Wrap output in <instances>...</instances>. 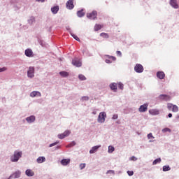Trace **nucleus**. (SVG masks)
<instances>
[{"mask_svg": "<svg viewBox=\"0 0 179 179\" xmlns=\"http://www.w3.org/2000/svg\"><path fill=\"white\" fill-rule=\"evenodd\" d=\"M37 163L38 164H41V163H44V162H45V157H39L37 159H36Z\"/></svg>", "mask_w": 179, "mask_h": 179, "instance_id": "393cba45", "label": "nucleus"}, {"mask_svg": "<svg viewBox=\"0 0 179 179\" xmlns=\"http://www.w3.org/2000/svg\"><path fill=\"white\" fill-rule=\"evenodd\" d=\"M78 78L80 80H86V77H85V76H83V74H80L78 76Z\"/></svg>", "mask_w": 179, "mask_h": 179, "instance_id": "473e14b6", "label": "nucleus"}, {"mask_svg": "<svg viewBox=\"0 0 179 179\" xmlns=\"http://www.w3.org/2000/svg\"><path fill=\"white\" fill-rule=\"evenodd\" d=\"M112 118L113 120H117L118 118V115L117 114L113 115Z\"/></svg>", "mask_w": 179, "mask_h": 179, "instance_id": "de8ad7c7", "label": "nucleus"}, {"mask_svg": "<svg viewBox=\"0 0 179 179\" xmlns=\"http://www.w3.org/2000/svg\"><path fill=\"white\" fill-rule=\"evenodd\" d=\"M130 160H131L133 162H136V160H138V158H136L135 156H133V157H130Z\"/></svg>", "mask_w": 179, "mask_h": 179, "instance_id": "79ce46f5", "label": "nucleus"}, {"mask_svg": "<svg viewBox=\"0 0 179 179\" xmlns=\"http://www.w3.org/2000/svg\"><path fill=\"white\" fill-rule=\"evenodd\" d=\"M77 16H78V17H83V16H85V11L83 9L79 10L77 12Z\"/></svg>", "mask_w": 179, "mask_h": 179, "instance_id": "b1692460", "label": "nucleus"}, {"mask_svg": "<svg viewBox=\"0 0 179 179\" xmlns=\"http://www.w3.org/2000/svg\"><path fill=\"white\" fill-rule=\"evenodd\" d=\"M28 78H34V67L30 66L27 71Z\"/></svg>", "mask_w": 179, "mask_h": 179, "instance_id": "6e6552de", "label": "nucleus"}, {"mask_svg": "<svg viewBox=\"0 0 179 179\" xmlns=\"http://www.w3.org/2000/svg\"><path fill=\"white\" fill-rule=\"evenodd\" d=\"M117 87L120 89V90H124V84H122V83H118Z\"/></svg>", "mask_w": 179, "mask_h": 179, "instance_id": "2f4dec72", "label": "nucleus"}, {"mask_svg": "<svg viewBox=\"0 0 179 179\" xmlns=\"http://www.w3.org/2000/svg\"><path fill=\"white\" fill-rule=\"evenodd\" d=\"M106 117H107L106 112H101L98 117V122L103 124L106 121Z\"/></svg>", "mask_w": 179, "mask_h": 179, "instance_id": "f03ea898", "label": "nucleus"}, {"mask_svg": "<svg viewBox=\"0 0 179 179\" xmlns=\"http://www.w3.org/2000/svg\"><path fill=\"white\" fill-rule=\"evenodd\" d=\"M71 36L75 40H76V41H80V39H79V37H78L76 35L71 34Z\"/></svg>", "mask_w": 179, "mask_h": 179, "instance_id": "f704fd0d", "label": "nucleus"}, {"mask_svg": "<svg viewBox=\"0 0 179 179\" xmlns=\"http://www.w3.org/2000/svg\"><path fill=\"white\" fill-rule=\"evenodd\" d=\"M159 100H164L165 101H169L171 99V97L167 94H161L159 96Z\"/></svg>", "mask_w": 179, "mask_h": 179, "instance_id": "9d476101", "label": "nucleus"}, {"mask_svg": "<svg viewBox=\"0 0 179 179\" xmlns=\"http://www.w3.org/2000/svg\"><path fill=\"white\" fill-rule=\"evenodd\" d=\"M157 78H158V79H164L166 78V74L163 71H158L157 73Z\"/></svg>", "mask_w": 179, "mask_h": 179, "instance_id": "9b49d317", "label": "nucleus"}, {"mask_svg": "<svg viewBox=\"0 0 179 179\" xmlns=\"http://www.w3.org/2000/svg\"><path fill=\"white\" fill-rule=\"evenodd\" d=\"M149 113L151 115H158L159 110L157 109H151L149 110Z\"/></svg>", "mask_w": 179, "mask_h": 179, "instance_id": "4be33fe9", "label": "nucleus"}, {"mask_svg": "<svg viewBox=\"0 0 179 179\" xmlns=\"http://www.w3.org/2000/svg\"><path fill=\"white\" fill-rule=\"evenodd\" d=\"M87 17L91 20H94L97 17V11L94 10L92 13H87Z\"/></svg>", "mask_w": 179, "mask_h": 179, "instance_id": "7ed1b4c3", "label": "nucleus"}, {"mask_svg": "<svg viewBox=\"0 0 179 179\" xmlns=\"http://www.w3.org/2000/svg\"><path fill=\"white\" fill-rule=\"evenodd\" d=\"M99 148H101V145H96L92 148V149L90 150V153L92 155L93 153H96L97 150H99Z\"/></svg>", "mask_w": 179, "mask_h": 179, "instance_id": "f8f14e48", "label": "nucleus"}, {"mask_svg": "<svg viewBox=\"0 0 179 179\" xmlns=\"http://www.w3.org/2000/svg\"><path fill=\"white\" fill-rule=\"evenodd\" d=\"M127 174H128V176H131L134 174V171H128Z\"/></svg>", "mask_w": 179, "mask_h": 179, "instance_id": "a18cd8bd", "label": "nucleus"}, {"mask_svg": "<svg viewBox=\"0 0 179 179\" xmlns=\"http://www.w3.org/2000/svg\"><path fill=\"white\" fill-rule=\"evenodd\" d=\"M36 2H44L45 0H36Z\"/></svg>", "mask_w": 179, "mask_h": 179, "instance_id": "8fccbe9b", "label": "nucleus"}, {"mask_svg": "<svg viewBox=\"0 0 179 179\" xmlns=\"http://www.w3.org/2000/svg\"><path fill=\"white\" fill-rule=\"evenodd\" d=\"M148 107H149V104L148 103H144L143 105H141L138 108L139 113H146V111H148Z\"/></svg>", "mask_w": 179, "mask_h": 179, "instance_id": "423d86ee", "label": "nucleus"}, {"mask_svg": "<svg viewBox=\"0 0 179 179\" xmlns=\"http://www.w3.org/2000/svg\"><path fill=\"white\" fill-rule=\"evenodd\" d=\"M114 150H115V148H114V147L110 145L108 147V153H113V152H114Z\"/></svg>", "mask_w": 179, "mask_h": 179, "instance_id": "7c9ffc66", "label": "nucleus"}, {"mask_svg": "<svg viewBox=\"0 0 179 179\" xmlns=\"http://www.w3.org/2000/svg\"><path fill=\"white\" fill-rule=\"evenodd\" d=\"M75 145H76V143H75V141H73L67 145V148H72V146H75Z\"/></svg>", "mask_w": 179, "mask_h": 179, "instance_id": "c9c22d12", "label": "nucleus"}, {"mask_svg": "<svg viewBox=\"0 0 179 179\" xmlns=\"http://www.w3.org/2000/svg\"><path fill=\"white\" fill-rule=\"evenodd\" d=\"M168 117H169V118H171V117H173V114L169 113V114L168 115Z\"/></svg>", "mask_w": 179, "mask_h": 179, "instance_id": "3c124183", "label": "nucleus"}, {"mask_svg": "<svg viewBox=\"0 0 179 179\" xmlns=\"http://www.w3.org/2000/svg\"><path fill=\"white\" fill-rule=\"evenodd\" d=\"M25 174L27 176V177H33V176H34V171H33L31 169H27L25 171Z\"/></svg>", "mask_w": 179, "mask_h": 179, "instance_id": "f3484780", "label": "nucleus"}, {"mask_svg": "<svg viewBox=\"0 0 179 179\" xmlns=\"http://www.w3.org/2000/svg\"><path fill=\"white\" fill-rule=\"evenodd\" d=\"M71 135V131L69 130L65 131L63 134H58L59 139H64V138H66V136H69Z\"/></svg>", "mask_w": 179, "mask_h": 179, "instance_id": "0eeeda50", "label": "nucleus"}, {"mask_svg": "<svg viewBox=\"0 0 179 179\" xmlns=\"http://www.w3.org/2000/svg\"><path fill=\"white\" fill-rule=\"evenodd\" d=\"M72 64L74 66H77V68H79V67L82 66V62L80 61V59H79L78 58H75L72 60Z\"/></svg>", "mask_w": 179, "mask_h": 179, "instance_id": "20e7f679", "label": "nucleus"}, {"mask_svg": "<svg viewBox=\"0 0 179 179\" xmlns=\"http://www.w3.org/2000/svg\"><path fill=\"white\" fill-rule=\"evenodd\" d=\"M109 59H110V61H116L117 58H115L114 56H110Z\"/></svg>", "mask_w": 179, "mask_h": 179, "instance_id": "c03bdc74", "label": "nucleus"}, {"mask_svg": "<svg viewBox=\"0 0 179 179\" xmlns=\"http://www.w3.org/2000/svg\"><path fill=\"white\" fill-rule=\"evenodd\" d=\"M69 163H71V159H64L61 161V164H62V166H68Z\"/></svg>", "mask_w": 179, "mask_h": 179, "instance_id": "412c9836", "label": "nucleus"}, {"mask_svg": "<svg viewBox=\"0 0 179 179\" xmlns=\"http://www.w3.org/2000/svg\"><path fill=\"white\" fill-rule=\"evenodd\" d=\"M170 170H171L170 166H163V171H170Z\"/></svg>", "mask_w": 179, "mask_h": 179, "instance_id": "c756f323", "label": "nucleus"}, {"mask_svg": "<svg viewBox=\"0 0 179 179\" xmlns=\"http://www.w3.org/2000/svg\"><path fill=\"white\" fill-rule=\"evenodd\" d=\"M101 37H103V38H108L110 36L107 33L102 32L100 34Z\"/></svg>", "mask_w": 179, "mask_h": 179, "instance_id": "bb28decb", "label": "nucleus"}, {"mask_svg": "<svg viewBox=\"0 0 179 179\" xmlns=\"http://www.w3.org/2000/svg\"><path fill=\"white\" fill-rule=\"evenodd\" d=\"M108 173H114V171H108Z\"/></svg>", "mask_w": 179, "mask_h": 179, "instance_id": "603ef678", "label": "nucleus"}, {"mask_svg": "<svg viewBox=\"0 0 179 179\" xmlns=\"http://www.w3.org/2000/svg\"><path fill=\"white\" fill-rule=\"evenodd\" d=\"M85 167H86V164H80V170H83V169H85Z\"/></svg>", "mask_w": 179, "mask_h": 179, "instance_id": "ea45409f", "label": "nucleus"}, {"mask_svg": "<svg viewBox=\"0 0 179 179\" xmlns=\"http://www.w3.org/2000/svg\"><path fill=\"white\" fill-rule=\"evenodd\" d=\"M26 121H27L29 124H31V122H34V121H36V117L34 115H31L26 118Z\"/></svg>", "mask_w": 179, "mask_h": 179, "instance_id": "ddd939ff", "label": "nucleus"}, {"mask_svg": "<svg viewBox=\"0 0 179 179\" xmlns=\"http://www.w3.org/2000/svg\"><path fill=\"white\" fill-rule=\"evenodd\" d=\"M162 132H171V129L169 128H165L162 130Z\"/></svg>", "mask_w": 179, "mask_h": 179, "instance_id": "58836bf2", "label": "nucleus"}, {"mask_svg": "<svg viewBox=\"0 0 179 179\" xmlns=\"http://www.w3.org/2000/svg\"><path fill=\"white\" fill-rule=\"evenodd\" d=\"M170 4L173 8H175V9H178V4H177V0H171Z\"/></svg>", "mask_w": 179, "mask_h": 179, "instance_id": "a211bd4d", "label": "nucleus"}, {"mask_svg": "<svg viewBox=\"0 0 179 179\" xmlns=\"http://www.w3.org/2000/svg\"><path fill=\"white\" fill-rule=\"evenodd\" d=\"M58 10H59V6H55L51 8V12L54 14L56 15V13H58Z\"/></svg>", "mask_w": 179, "mask_h": 179, "instance_id": "aec40b11", "label": "nucleus"}, {"mask_svg": "<svg viewBox=\"0 0 179 179\" xmlns=\"http://www.w3.org/2000/svg\"><path fill=\"white\" fill-rule=\"evenodd\" d=\"M172 111L173 113H178V106H177V105H173Z\"/></svg>", "mask_w": 179, "mask_h": 179, "instance_id": "cd10ccee", "label": "nucleus"}, {"mask_svg": "<svg viewBox=\"0 0 179 179\" xmlns=\"http://www.w3.org/2000/svg\"><path fill=\"white\" fill-rule=\"evenodd\" d=\"M20 174H22L21 172L17 171L15 172L14 173H13L10 176V178H19V177H20Z\"/></svg>", "mask_w": 179, "mask_h": 179, "instance_id": "4468645a", "label": "nucleus"}, {"mask_svg": "<svg viewBox=\"0 0 179 179\" xmlns=\"http://www.w3.org/2000/svg\"><path fill=\"white\" fill-rule=\"evenodd\" d=\"M109 87L111 89V90H113V92H117V84L116 83H113L110 84Z\"/></svg>", "mask_w": 179, "mask_h": 179, "instance_id": "2eb2a0df", "label": "nucleus"}, {"mask_svg": "<svg viewBox=\"0 0 179 179\" xmlns=\"http://www.w3.org/2000/svg\"><path fill=\"white\" fill-rule=\"evenodd\" d=\"M25 55L26 57H33V50L31 49H27L25 50Z\"/></svg>", "mask_w": 179, "mask_h": 179, "instance_id": "6ab92c4d", "label": "nucleus"}, {"mask_svg": "<svg viewBox=\"0 0 179 179\" xmlns=\"http://www.w3.org/2000/svg\"><path fill=\"white\" fill-rule=\"evenodd\" d=\"M11 178H10V176L8 179H11Z\"/></svg>", "mask_w": 179, "mask_h": 179, "instance_id": "864d4df0", "label": "nucleus"}, {"mask_svg": "<svg viewBox=\"0 0 179 179\" xmlns=\"http://www.w3.org/2000/svg\"><path fill=\"white\" fill-rule=\"evenodd\" d=\"M173 106L174 105L173 103H167V108H168V110H171V108H173Z\"/></svg>", "mask_w": 179, "mask_h": 179, "instance_id": "72a5a7b5", "label": "nucleus"}, {"mask_svg": "<svg viewBox=\"0 0 179 179\" xmlns=\"http://www.w3.org/2000/svg\"><path fill=\"white\" fill-rule=\"evenodd\" d=\"M6 67L0 68V72H5L6 71Z\"/></svg>", "mask_w": 179, "mask_h": 179, "instance_id": "49530a36", "label": "nucleus"}, {"mask_svg": "<svg viewBox=\"0 0 179 179\" xmlns=\"http://www.w3.org/2000/svg\"><path fill=\"white\" fill-rule=\"evenodd\" d=\"M36 96H38V97H41V93H40V92H38V91H34L31 92L30 94L31 97H36Z\"/></svg>", "mask_w": 179, "mask_h": 179, "instance_id": "dca6fc26", "label": "nucleus"}, {"mask_svg": "<svg viewBox=\"0 0 179 179\" xmlns=\"http://www.w3.org/2000/svg\"><path fill=\"white\" fill-rule=\"evenodd\" d=\"M134 70L137 73H142V72H143V66H142V64H137L134 67Z\"/></svg>", "mask_w": 179, "mask_h": 179, "instance_id": "39448f33", "label": "nucleus"}, {"mask_svg": "<svg viewBox=\"0 0 179 179\" xmlns=\"http://www.w3.org/2000/svg\"><path fill=\"white\" fill-rule=\"evenodd\" d=\"M160 162H162V159H160V158L156 159L152 162V164L155 166V165L157 164V163H160Z\"/></svg>", "mask_w": 179, "mask_h": 179, "instance_id": "c85d7f7f", "label": "nucleus"}, {"mask_svg": "<svg viewBox=\"0 0 179 179\" xmlns=\"http://www.w3.org/2000/svg\"><path fill=\"white\" fill-rule=\"evenodd\" d=\"M103 27H104V25H103V24H96L94 26V31H99V30H101V29H103Z\"/></svg>", "mask_w": 179, "mask_h": 179, "instance_id": "5701e85b", "label": "nucleus"}, {"mask_svg": "<svg viewBox=\"0 0 179 179\" xmlns=\"http://www.w3.org/2000/svg\"><path fill=\"white\" fill-rule=\"evenodd\" d=\"M106 64H111V62H113V61H111V59H106Z\"/></svg>", "mask_w": 179, "mask_h": 179, "instance_id": "09e8293b", "label": "nucleus"}, {"mask_svg": "<svg viewBox=\"0 0 179 179\" xmlns=\"http://www.w3.org/2000/svg\"><path fill=\"white\" fill-rule=\"evenodd\" d=\"M22 157V152L15 151L13 156L10 157V160L13 162H17Z\"/></svg>", "mask_w": 179, "mask_h": 179, "instance_id": "f257e3e1", "label": "nucleus"}, {"mask_svg": "<svg viewBox=\"0 0 179 179\" xmlns=\"http://www.w3.org/2000/svg\"><path fill=\"white\" fill-rule=\"evenodd\" d=\"M59 75L61 76H63V78H66V77L69 76V73L66 72V71H61V72H59Z\"/></svg>", "mask_w": 179, "mask_h": 179, "instance_id": "a878e982", "label": "nucleus"}, {"mask_svg": "<svg viewBox=\"0 0 179 179\" xmlns=\"http://www.w3.org/2000/svg\"><path fill=\"white\" fill-rule=\"evenodd\" d=\"M81 100L82 101H87V100H89V96H83Z\"/></svg>", "mask_w": 179, "mask_h": 179, "instance_id": "4c0bfd02", "label": "nucleus"}, {"mask_svg": "<svg viewBox=\"0 0 179 179\" xmlns=\"http://www.w3.org/2000/svg\"><path fill=\"white\" fill-rule=\"evenodd\" d=\"M58 143H59V142L56 141L55 143H53L50 144V148H52V146H55V145H58Z\"/></svg>", "mask_w": 179, "mask_h": 179, "instance_id": "a19ab883", "label": "nucleus"}, {"mask_svg": "<svg viewBox=\"0 0 179 179\" xmlns=\"http://www.w3.org/2000/svg\"><path fill=\"white\" fill-rule=\"evenodd\" d=\"M66 6L67 9H73V8H75V6L73 5V0H69L66 3Z\"/></svg>", "mask_w": 179, "mask_h": 179, "instance_id": "1a4fd4ad", "label": "nucleus"}, {"mask_svg": "<svg viewBox=\"0 0 179 179\" xmlns=\"http://www.w3.org/2000/svg\"><path fill=\"white\" fill-rule=\"evenodd\" d=\"M148 139H155V136H153V134H152V133L148 134Z\"/></svg>", "mask_w": 179, "mask_h": 179, "instance_id": "e433bc0d", "label": "nucleus"}, {"mask_svg": "<svg viewBox=\"0 0 179 179\" xmlns=\"http://www.w3.org/2000/svg\"><path fill=\"white\" fill-rule=\"evenodd\" d=\"M116 54L117 57H122V53H121V51H117Z\"/></svg>", "mask_w": 179, "mask_h": 179, "instance_id": "37998d69", "label": "nucleus"}]
</instances>
